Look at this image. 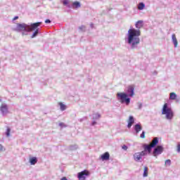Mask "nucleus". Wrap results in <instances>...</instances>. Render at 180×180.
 <instances>
[{"label": "nucleus", "instance_id": "obj_1", "mask_svg": "<svg viewBox=\"0 0 180 180\" xmlns=\"http://www.w3.org/2000/svg\"><path fill=\"white\" fill-rule=\"evenodd\" d=\"M140 36H141V32L140 30H136L134 28L129 30L127 38L125 40L130 46L131 50L139 49V44H140Z\"/></svg>", "mask_w": 180, "mask_h": 180}, {"label": "nucleus", "instance_id": "obj_2", "mask_svg": "<svg viewBox=\"0 0 180 180\" xmlns=\"http://www.w3.org/2000/svg\"><path fill=\"white\" fill-rule=\"evenodd\" d=\"M125 92L126 93H117V96L118 98V101H120L121 103H126L128 106V105H130V98H129V96L131 98L134 96V86H129L125 90Z\"/></svg>", "mask_w": 180, "mask_h": 180}, {"label": "nucleus", "instance_id": "obj_3", "mask_svg": "<svg viewBox=\"0 0 180 180\" xmlns=\"http://www.w3.org/2000/svg\"><path fill=\"white\" fill-rule=\"evenodd\" d=\"M162 115H166V119L171 120L174 117L172 109L168 108V103H165L162 110Z\"/></svg>", "mask_w": 180, "mask_h": 180}, {"label": "nucleus", "instance_id": "obj_4", "mask_svg": "<svg viewBox=\"0 0 180 180\" xmlns=\"http://www.w3.org/2000/svg\"><path fill=\"white\" fill-rule=\"evenodd\" d=\"M158 144V138L155 137L152 140L151 143L150 145L147 144H143V150H148V154H151V150L156 147V146Z\"/></svg>", "mask_w": 180, "mask_h": 180}, {"label": "nucleus", "instance_id": "obj_5", "mask_svg": "<svg viewBox=\"0 0 180 180\" xmlns=\"http://www.w3.org/2000/svg\"><path fill=\"white\" fill-rule=\"evenodd\" d=\"M148 153V152L146 149H143L141 152L135 153L134 154V161L136 162H141V161H143V157H144V155H147Z\"/></svg>", "mask_w": 180, "mask_h": 180}, {"label": "nucleus", "instance_id": "obj_6", "mask_svg": "<svg viewBox=\"0 0 180 180\" xmlns=\"http://www.w3.org/2000/svg\"><path fill=\"white\" fill-rule=\"evenodd\" d=\"M0 112L2 116H6L8 113H9V108L8 107V104L3 103L0 106Z\"/></svg>", "mask_w": 180, "mask_h": 180}, {"label": "nucleus", "instance_id": "obj_7", "mask_svg": "<svg viewBox=\"0 0 180 180\" xmlns=\"http://www.w3.org/2000/svg\"><path fill=\"white\" fill-rule=\"evenodd\" d=\"M90 173L88 170H84L77 174V178L79 180H85L86 176H89Z\"/></svg>", "mask_w": 180, "mask_h": 180}, {"label": "nucleus", "instance_id": "obj_8", "mask_svg": "<svg viewBox=\"0 0 180 180\" xmlns=\"http://www.w3.org/2000/svg\"><path fill=\"white\" fill-rule=\"evenodd\" d=\"M28 25L25 23H18L16 27L15 28V32H27Z\"/></svg>", "mask_w": 180, "mask_h": 180}, {"label": "nucleus", "instance_id": "obj_9", "mask_svg": "<svg viewBox=\"0 0 180 180\" xmlns=\"http://www.w3.org/2000/svg\"><path fill=\"white\" fill-rule=\"evenodd\" d=\"M163 152L164 147H162V146H158L154 148L153 155L154 157H157L158 155H160V154H162Z\"/></svg>", "mask_w": 180, "mask_h": 180}, {"label": "nucleus", "instance_id": "obj_10", "mask_svg": "<svg viewBox=\"0 0 180 180\" xmlns=\"http://www.w3.org/2000/svg\"><path fill=\"white\" fill-rule=\"evenodd\" d=\"M41 25V22H35L31 25V26L27 27V32H33V30H36L37 27H39Z\"/></svg>", "mask_w": 180, "mask_h": 180}, {"label": "nucleus", "instance_id": "obj_11", "mask_svg": "<svg viewBox=\"0 0 180 180\" xmlns=\"http://www.w3.org/2000/svg\"><path fill=\"white\" fill-rule=\"evenodd\" d=\"M136 134H138V133H140V131H141L143 130V127H141V124H136L134 125V127Z\"/></svg>", "mask_w": 180, "mask_h": 180}, {"label": "nucleus", "instance_id": "obj_12", "mask_svg": "<svg viewBox=\"0 0 180 180\" xmlns=\"http://www.w3.org/2000/svg\"><path fill=\"white\" fill-rule=\"evenodd\" d=\"M101 158L102 161H108L110 158V155L108 152H105L104 154L101 155Z\"/></svg>", "mask_w": 180, "mask_h": 180}, {"label": "nucleus", "instance_id": "obj_13", "mask_svg": "<svg viewBox=\"0 0 180 180\" xmlns=\"http://www.w3.org/2000/svg\"><path fill=\"white\" fill-rule=\"evenodd\" d=\"M134 123V117L133 116H129V118L128 120V129H130L131 126H133V124Z\"/></svg>", "mask_w": 180, "mask_h": 180}, {"label": "nucleus", "instance_id": "obj_14", "mask_svg": "<svg viewBox=\"0 0 180 180\" xmlns=\"http://www.w3.org/2000/svg\"><path fill=\"white\" fill-rule=\"evenodd\" d=\"M172 43L174 45V47L175 48L178 47V40L176 39V36L175 35V34H172Z\"/></svg>", "mask_w": 180, "mask_h": 180}, {"label": "nucleus", "instance_id": "obj_15", "mask_svg": "<svg viewBox=\"0 0 180 180\" xmlns=\"http://www.w3.org/2000/svg\"><path fill=\"white\" fill-rule=\"evenodd\" d=\"M30 164L31 165H36L37 164V158L33 157L30 158Z\"/></svg>", "mask_w": 180, "mask_h": 180}, {"label": "nucleus", "instance_id": "obj_16", "mask_svg": "<svg viewBox=\"0 0 180 180\" xmlns=\"http://www.w3.org/2000/svg\"><path fill=\"white\" fill-rule=\"evenodd\" d=\"M143 20H139L136 22L135 26L136 29H141L143 26Z\"/></svg>", "mask_w": 180, "mask_h": 180}, {"label": "nucleus", "instance_id": "obj_17", "mask_svg": "<svg viewBox=\"0 0 180 180\" xmlns=\"http://www.w3.org/2000/svg\"><path fill=\"white\" fill-rule=\"evenodd\" d=\"M72 6V8H76V9H77L78 8H81V3H79V1H75Z\"/></svg>", "mask_w": 180, "mask_h": 180}, {"label": "nucleus", "instance_id": "obj_18", "mask_svg": "<svg viewBox=\"0 0 180 180\" xmlns=\"http://www.w3.org/2000/svg\"><path fill=\"white\" fill-rule=\"evenodd\" d=\"M69 150L70 151H74L75 150H78V145L75 144V145H71L69 146Z\"/></svg>", "mask_w": 180, "mask_h": 180}, {"label": "nucleus", "instance_id": "obj_19", "mask_svg": "<svg viewBox=\"0 0 180 180\" xmlns=\"http://www.w3.org/2000/svg\"><path fill=\"white\" fill-rule=\"evenodd\" d=\"M143 176L144 178L148 176V167H144Z\"/></svg>", "mask_w": 180, "mask_h": 180}, {"label": "nucleus", "instance_id": "obj_20", "mask_svg": "<svg viewBox=\"0 0 180 180\" xmlns=\"http://www.w3.org/2000/svg\"><path fill=\"white\" fill-rule=\"evenodd\" d=\"M144 8H146V4H144V3H139V4L138 5V9L139 11H143Z\"/></svg>", "mask_w": 180, "mask_h": 180}, {"label": "nucleus", "instance_id": "obj_21", "mask_svg": "<svg viewBox=\"0 0 180 180\" xmlns=\"http://www.w3.org/2000/svg\"><path fill=\"white\" fill-rule=\"evenodd\" d=\"M58 105H59L60 109V110H62V112H63V110H65V109H67V106L65 105H64L63 103H59Z\"/></svg>", "mask_w": 180, "mask_h": 180}, {"label": "nucleus", "instance_id": "obj_22", "mask_svg": "<svg viewBox=\"0 0 180 180\" xmlns=\"http://www.w3.org/2000/svg\"><path fill=\"white\" fill-rule=\"evenodd\" d=\"M169 99L175 101V99H176V94L175 93H170Z\"/></svg>", "mask_w": 180, "mask_h": 180}, {"label": "nucleus", "instance_id": "obj_23", "mask_svg": "<svg viewBox=\"0 0 180 180\" xmlns=\"http://www.w3.org/2000/svg\"><path fill=\"white\" fill-rule=\"evenodd\" d=\"M98 119H101V114H99V113L94 114L93 120H98Z\"/></svg>", "mask_w": 180, "mask_h": 180}, {"label": "nucleus", "instance_id": "obj_24", "mask_svg": "<svg viewBox=\"0 0 180 180\" xmlns=\"http://www.w3.org/2000/svg\"><path fill=\"white\" fill-rule=\"evenodd\" d=\"M37 34H39V29H37L32 34V35L31 36V39H34V37H36L37 36Z\"/></svg>", "mask_w": 180, "mask_h": 180}, {"label": "nucleus", "instance_id": "obj_25", "mask_svg": "<svg viewBox=\"0 0 180 180\" xmlns=\"http://www.w3.org/2000/svg\"><path fill=\"white\" fill-rule=\"evenodd\" d=\"M70 0H63V5H65L66 6H68V8H71V6L68 4V1Z\"/></svg>", "mask_w": 180, "mask_h": 180}, {"label": "nucleus", "instance_id": "obj_26", "mask_svg": "<svg viewBox=\"0 0 180 180\" xmlns=\"http://www.w3.org/2000/svg\"><path fill=\"white\" fill-rule=\"evenodd\" d=\"M86 27L84 25H81L79 27V30H81V32H85Z\"/></svg>", "mask_w": 180, "mask_h": 180}, {"label": "nucleus", "instance_id": "obj_27", "mask_svg": "<svg viewBox=\"0 0 180 180\" xmlns=\"http://www.w3.org/2000/svg\"><path fill=\"white\" fill-rule=\"evenodd\" d=\"M6 135L7 136V137H9V136H11V129L9 128L7 129Z\"/></svg>", "mask_w": 180, "mask_h": 180}, {"label": "nucleus", "instance_id": "obj_28", "mask_svg": "<svg viewBox=\"0 0 180 180\" xmlns=\"http://www.w3.org/2000/svg\"><path fill=\"white\" fill-rule=\"evenodd\" d=\"M141 139H146V131H143L140 135Z\"/></svg>", "mask_w": 180, "mask_h": 180}, {"label": "nucleus", "instance_id": "obj_29", "mask_svg": "<svg viewBox=\"0 0 180 180\" xmlns=\"http://www.w3.org/2000/svg\"><path fill=\"white\" fill-rule=\"evenodd\" d=\"M59 126H60V127H67V125H65V124H64V122L59 123Z\"/></svg>", "mask_w": 180, "mask_h": 180}, {"label": "nucleus", "instance_id": "obj_30", "mask_svg": "<svg viewBox=\"0 0 180 180\" xmlns=\"http://www.w3.org/2000/svg\"><path fill=\"white\" fill-rule=\"evenodd\" d=\"M165 165H171V160H165Z\"/></svg>", "mask_w": 180, "mask_h": 180}, {"label": "nucleus", "instance_id": "obj_31", "mask_svg": "<svg viewBox=\"0 0 180 180\" xmlns=\"http://www.w3.org/2000/svg\"><path fill=\"white\" fill-rule=\"evenodd\" d=\"M86 119H88L87 117H84L83 118H81V119L79 120V122H84V120H86Z\"/></svg>", "mask_w": 180, "mask_h": 180}, {"label": "nucleus", "instance_id": "obj_32", "mask_svg": "<svg viewBox=\"0 0 180 180\" xmlns=\"http://www.w3.org/2000/svg\"><path fill=\"white\" fill-rule=\"evenodd\" d=\"M139 109H141L143 108V104L141 103H138Z\"/></svg>", "mask_w": 180, "mask_h": 180}, {"label": "nucleus", "instance_id": "obj_33", "mask_svg": "<svg viewBox=\"0 0 180 180\" xmlns=\"http://www.w3.org/2000/svg\"><path fill=\"white\" fill-rule=\"evenodd\" d=\"M122 150H124V151H126L127 150V146L126 145L122 146Z\"/></svg>", "mask_w": 180, "mask_h": 180}, {"label": "nucleus", "instance_id": "obj_34", "mask_svg": "<svg viewBox=\"0 0 180 180\" xmlns=\"http://www.w3.org/2000/svg\"><path fill=\"white\" fill-rule=\"evenodd\" d=\"M1 151H4V146L2 144H0V153Z\"/></svg>", "mask_w": 180, "mask_h": 180}, {"label": "nucleus", "instance_id": "obj_35", "mask_svg": "<svg viewBox=\"0 0 180 180\" xmlns=\"http://www.w3.org/2000/svg\"><path fill=\"white\" fill-rule=\"evenodd\" d=\"M177 151L178 153H180V144L177 146Z\"/></svg>", "mask_w": 180, "mask_h": 180}, {"label": "nucleus", "instance_id": "obj_36", "mask_svg": "<svg viewBox=\"0 0 180 180\" xmlns=\"http://www.w3.org/2000/svg\"><path fill=\"white\" fill-rule=\"evenodd\" d=\"M45 23H51V20H46Z\"/></svg>", "mask_w": 180, "mask_h": 180}, {"label": "nucleus", "instance_id": "obj_37", "mask_svg": "<svg viewBox=\"0 0 180 180\" xmlns=\"http://www.w3.org/2000/svg\"><path fill=\"white\" fill-rule=\"evenodd\" d=\"M95 124H96V122L93 121L92 123H91V126H95Z\"/></svg>", "mask_w": 180, "mask_h": 180}, {"label": "nucleus", "instance_id": "obj_38", "mask_svg": "<svg viewBox=\"0 0 180 180\" xmlns=\"http://www.w3.org/2000/svg\"><path fill=\"white\" fill-rule=\"evenodd\" d=\"M17 19H19V17H18V16L14 17L13 20H16Z\"/></svg>", "mask_w": 180, "mask_h": 180}, {"label": "nucleus", "instance_id": "obj_39", "mask_svg": "<svg viewBox=\"0 0 180 180\" xmlns=\"http://www.w3.org/2000/svg\"><path fill=\"white\" fill-rule=\"evenodd\" d=\"M61 180H68V179H67V177H63V178L61 179Z\"/></svg>", "mask_w": 180, "mask_h": 180}, {"label": "nucleus", "instance_id": "obj_40", "mask_svg": "<svg viewBox=\"0 0 180 180\" xmlns=\"http://www.w3.org/2000/svg\"><path fill=\"white\" fill-rule=\"evenodd\" d=\"M90 26H91V27L93 29L94 28V24L93 23H91V25H90Z\"/></svg>", "mask_w": 180, "mask_h": 180}, {"label": "nucleus", "instance_id": "obj_41", "mask_svg": "<svg viewBox=\"0 0 180 180\" xmlns=\"http://www.w3.org/2000/svg\"><path fill=\"white\" fill-rule=\"evenodd\" d=\"M25 35V32H22V36Z\"/></svg>", "mask_w": 180, "mask_h": 180}, {"label": "nucleus", "instance_id": "obj_42", "mask_svg": "<svg viewBox=\"0 0 180 180\" xmlns=\"http://www.w3.org/2000/svg\"><path fill=\"white\" fill-rule=\"evenodd\" d=\"M0 102H2V99L0 98Z\"/></svg>", "mask_w": 180, "mask_h": 180}]
</instances>
